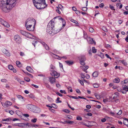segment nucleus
I'll list each match as a JSON object with an SVG mask.
<instances>
[{
	"mask_svg": "<svg viewBox=\"0 0 128 128\" xmlns=\"http://www.w3.org/2000/svg\"><path fill=\"white\" fill-rule=\"evenodd\" d=\"M18 0H0V8L3 12H8L14 7Z\"/></svg>",
	"mask_w": 128,
	"mask_h": 128,
	"instance_id": "f257e3e1",
	"label": "nucleus"
},
{
	"mask_svg": "<svg viewBox=\"0 0 128 128\" xmlns=\"http://www.w3.org/2000/svg\"><path fill=\"white\" fill-rule=\"evenodd\" d=\"M33 4L38 9L42 10L46 8L47 5L46 4L45 0H32Z\"/></svg>",
	"mask_w": 128,
	"mask_h": 128,
	"instance_id": "f03ea898",
	"label": "nucleus"
},
{
	"mask_svg": "<svg viewBox=\"0 0 128 128\" xmlns=\"http://www.w3.org/2000/svg\"><path fill=\"white\" fill-rule=\"evenodd\" d=\"M54 22L52 20H51L48 24L47 27V32L50 34H51V32L53 33L54 34H56L59 32L62 29H59L58 30L56 29V28L53 29V28L54 26Z\"/></svg>",
	"mask_w": 128,
	"mask_h": 128,
	"instance_id": "7ed1b4c3",
	"label": "nucleus"
},
{
	"mask_svg": "<svg viewBox=\"0 0 128 128\" xmlns=\"http://www.w3.org/2000/svg\"><path fill=\"white\" fill-rule=\"evenodd\" d=\"M60 20H62V23H63L62 26L61 28V29H62L66 25V22L64 19L62 18L60 16H58L54 17L52 20L54 22L56 23L58 21Z\"/></svg>",
	"mask_w": 128,
	"mask_h": 128,
	"instance_id": "20e7f679",
	"label": "nucleus"
},
{
	"mask_svg": "<svg viewBox=\"0 0 128 128\" xmlns=\"http://www.w3.org/2000/svg\"><path fill=\"white\" fill-rule=\"evenodd\" d=\"M36 24V20L33 18H29L26 20L25 22V26H33L34 24L35 26Z\"/></svg>",
	"mask_w": 128,
	"mask_h": 128,
	"instance_id": "39448f33",
	"label": "nucleus"
},
{
	"mask_svg": "<svg viewBox=\"0 0 128 128\" xmlns=\"http://www.w3.org/2000/svg\"><path fill=\"white\" fill-rule=\"evenodd\" d=\"M78 58L81 64L82 65H84L85 64L84 62L86 60V59L84 55H81L79 56Z\"/></svg>",
	"mask_w": 128,
	"mask_h": 128,
	"instance_id": "423d86ee",
	"label": "nucleus"
},
{
	"mask_svg": "<svg viewBox=\"0 0 128 128\" xmlns=\"http://www.w3.org/2000/svg\"><path fill=\"white\" fill-rule=\"evenodd\" d=\"M0 22L1 24L7 28H8L10 27V26L9 24L0 18Z\"/></svg>",
	"mask_w": 128,
	"mask_h": 128,
	"instance_id": "0eeeda50",
	"label": "nucleus"
},
{
	"mask_svg": "<svg viewBox=\"0 0 128 128\" xmlns=\"http://www.w3.org/2000/svg\"><path fill=\"white\" fill-rule=\"evenodd\" d=\"M26 107L28 109L32 112L34 109V108L35 107V106L32 104H28L26 106Z\"/></svg>",
	"mask_w": 128,
	"mask_h": 128,
	"instance_id": "6e6552de",
	"label": "nucleus"
},
{
	"mask_svg": "<svg viewBox=\"0 0 128 128\" xmlns=\"http://www.w3.org/2000/svg\"><path fill=\"white\" fill-rule=\"evenodd\" d=\"M26 28V29L29 31H33L34 29V25H28L25 26Z\"/></svg>",
	"mask_w": 128,
	"mask_h": 128,
	"instance_id": "1a4fd4ad",
	"label": "nucleus"
},
{
	"mask_svg": "<svg viewBox=\"0 0 128 128\" xmlns=\"http://www.w3.org/2000/svg\"><path fill=\"white\" fill-rule=\"evenodd\" d=\"M14 40L17 42L19 43L20 42L21 39L20 36L18 35H16L14 37Z\"/></svg>",
	"mask_w": 128,
	"mask_h": 128,
	"instance_id": "9d476101",
	"label": "nucleus"
},
{
	"mask_svg": "<svg viewBox=\"0 0 128 128\" xmlns=\"http://www.w3.org/2000/svg\"><path fill=\"white\" fill-rule=\"evenodd\" d=\"M20 32L22 34L27 37H28L29 35H31L30 33L24 30H20Z\"/></svg>",
	"mask_w": 128,
	"mask_h": 128,
	"instance_id": "9b49d317",
	"label": "nucleus"
},
{
	"mask_svg": "<svg viewBox=\"0 0 128 128\" xmlns=\"http://www.w3.org/2000/svg\"><path fill=\"white\" fill-rule=\"evenodd\" d=\"M24 126L26 127V128H30V127L31 126L35 127L36 126H38V125H32V124H30L29 123L24 124Z\"/></svg>",
	"mask_w": 128,
	"mask_h": 128,
	"instance_id": "f8f14e48",
	"label": "nucleus"
},
{
	"mask_svg": "<svg viewBox=\"0 0 128 128\" xmlns=\"http://www.w3.org/2000/svg\"><path fill=\"white\" fill-rule=\"evenodd\" d=\"M87 40L89 44H95L96 42L94 40L93 38H92L90 37H88L87 38Z\"/></svg>",
	"mask_w": 128,
	"mask_h": 128,
	"instance_id": "ddd939ff",
	"label": "nucleus"
},
{
	"mask_svg": "<svg viewBox=\"0 0 128 128\" xmlns=\"http://www.w3.org/2000/svg\"><path fill=\"white\" fill-rule=\"evenodd\" d=\"M49 80L51 84H53L55 82L56 79L53 76L50 77L49 78Z\"/></svg>",
	"mask_w": 128,
	"mask_h": 128,
	"instance_id": "4468645a",
	"label": "nucleus"
},
{
	"mask_svg": "<svg viewBox=\"0 0 128 128\" xmlns=\"http://www.w3.org/2000/svg\"><path fill=\"white\" fill-rule=\"evenodd\" d=\"M50 74L52 76H54V77L56 78H57L59 76V75L58 74V73L55 71H53V72H50Z\"/></svg>",
	"mask_w": 128,
	"mask_h": 128,
	"instance_id": "2eb2a0df",
	"label": "nucleus"
},
{
	"mask_svg": "<svg viewBox=\"0 0 128 128\" xmlns=\"http://www.w3.org/2000/svg\"><path fill=\"white\" fill-rule=\"evenodd\" d=\"M32 112L36 113H39L40 112V109L39 108L35 106V107L34 108V109Z\"/></svg>",
	"mask_w": 128,
	"mask_h": 128,
	"instance_id": "dca6fc26",
	"label": "nucleus"
},
{
	"mask_svg": "<svg viewBox=\"0 0 128 128\" xmlns=\"http://www.w3.org/2000/svg\"><path fill=\"white\" fill-rule=\"evenodd\" d=\"M16 113L19 116H20V118H21L23 120L24 119L23 118L24 117H23L22 116L20 115V114H22L21 112L18 110H16Z\"/></svg>",
	"mask_w": 128,
	"mask_h": 128,
	"instance_id": "f3484780",
	"label": "nucleus"
},
{
	"mask_svg": "<svg viewBox=\"0 0 128 128\" xmlns=\"http://www.w3.org/2000/svg\"><path fill=\"white\" fill-rule=\"evenodd\" d=\"M80 68L82 69V70L84 71L87 70L88 68V66H80Z\"/></svg>",
	"mask_w": 128,
	"mask_h": 128,
	"instance_id": "a211bd4d",
	"label": "nucleus"
},
{
	"mask_svg": "<svg viewBox=\"0 0 128 128\" xmlns=\"http://www.w3.org/2000/svg\"><path fill=\"white\" fill-rule=\"evenodd\" d=\"M3 52L5 54V55L8 56H10V53L6 49L3 50Z\"/></svg>",
	"mask_w": 128,
	"mask_h": 128,
	"instance_id": "6ab92c4d",
	"label": "nucleus"
},
{
	"mask_svg": "<svg viewBox=\"0 0 128 128\" xmlns=\"http://www.w3.org/2000/svg\"><path fill=\"white\" fill-rule=\"evenodd\" d=\"M26 69L27 70L28 72H32L33 70L31 68L30 66H27L26 68Z\"/></svg>",
	"mask_w": 128,
	"mask_h": 128,
	"instance_id": "aec40b11",
	"label": "nucleus"
},
{
	"mask_svg": "<svg viewBox=\"0 0 128 128\" xmlns=\"http://www.w3.org/2000/svg\"><path fill=\"white\" fill-rule=\"evenodd\" d=\"M65 62H66L68 65L69 66H71L73 64V62L70 60L66 61Z\"/></svg>",
	"mask_w": 128,
	"mask_h": 128,
	"instance_id": "412c9836",
	"label": "nucleus"
},
{
	"mask_svg": "<svg viewBox=\"0 0 128 128\" xmlns=\"http://www.w3.org/2000/svg\"><path fill=\"white\" fill-rule=\"evenodd\" d=\"M120 79L118 78H115L113 80L114 82V83H119L120 82Z\"/></svg>",
	"mask_w": 128,
	"mask_h": 128,
	"instance_id": "4be33fe9",
	"label": "nucleus"
},
{
	"mask_svg": "<svg viewBox=\"0 0 128 128\" xmlns=\"http://www.w3.org/2000/svg\"><path fill=\"white\" fill-rule=\"evenodd\" d=\"M98 75V72H94L92 74V76L94 78L97 77Z\"/></svg>",
	"mask_w": 128,
	"mask_h": 128,
	"instance_id": "5701e85b",
	"label": "nucleus"
},
{
	"mask_svg": "<svg viewBox=\"0 0 128 128\" xmlns=\"http://www.w3.org/2000/svg\"><path fill=\"white\" fill-rule=\"evenodd\" d=\"M94 95L97 99L98 100H100V96L98 93H95L94 94Z\"/></svg>",
	"mask_w": 128,
	"mask_h": 128,
	"instance_id": "b1692460",
	"label": "nucleus"
},
{
	"mask_svg": "<svg viewBox=\"0 0 128 128\" xmlns=\"http://www.w3.org/2000/svg\"><path fill=\"white\" fill-rule=\"evenodd\" d=\"M50 70L52 72H53V71H54V69L55 68L54 66L52 64H51L50 65Z\"/></svg>",
	"mask_w": 128,
	"mask_h": 128,
	"instance_id": "393cba45",
	"label": "nucleus"
},
{
	"mask_svg": "<svg viewBox=\"0 0 128 128\" xmlns=\"http://www.w3.org/2000/svg\"><path fill=\"white\" fill-rule=\"evenodd\" d=\"M83 34L84 38V39H86V38H88V36L86 32L85 31H83Z\"/></svg>",
	"mask_w": 128,
	"mask_h": 128,
	"instance_id": "a878e982",
	"label": "nucleus"
},
{
	"mask_svg": "<svg viewBox=\"0 0 128 128\" xmlns=\"http://www.w3.org/2000/svg\"><path fill=\"white\" fill-rule=\"evenodd\" d=\"M98 56L102 58H104V55L103 53L102 52H100L98 54Z\"/></svg>",
	"mask_w": 128,
	"mask_h": 128,
	"instance_id": "bb28decb",
	"label": "nucleus"
},
{
	"mask_svg": "<svg viewBox=\"0 0 128 128\" xmlns=\"http://www.w3.org/2000/svg\"><path fill=\"white\" fill-rule=\"evenodd\" d=\"M120 62L123 64L124 66H126L127 65V63L125 62L124 60H120Z\"/></svg>",
	"mask_w": 128,
	"mask_h": 128,
	"instance_id": "cd10ccee",
	"label": "nucleus"
},
{
	"mask_svg": "<svg viewBox=\"0 0 128 128\" xmlns=\"http://www.w3.org/2000/svg\"><path fill=\"white\" fill-rule=\"evenodd\" d=\"M122 89L124 90H128L127 86L125 85H123L122 86Z\"/></svg>",
	"mask_w": 128,
	"mask_h": 128,
	"instance_id": "c85d7f7f",
	"label": "nucleus"
},
{
	"mask_svg": "<svg viewBox=\"0 0 128 128\" xmlns=\"http://www.w3.org/2000/svg\"><path fill=\"white\" fill-rule=\"evenodd\" d=\"M47 98L48 99L49 101L51 102H52L54 100L52 99L49 96H48L47 97Z\"/></svg>",
	"mask_w": 128,
	"mask_h": 128,
	"instance_id": "c756f323",
	"label": "nucleus"
},
{
	"mask_svg": "<svg viewBox=\"0 0 128 128\" xmlns=\"http://www.w3.org/2000/svg\"><path fill=\"white\" fill-rule=\"evenodd\" d=\"M70 21L71 22L74 23L76 24H78V22L76 20H74L73 19H71Z\"/></svg>",
	"mask_w": 128,
	"mask_h": 128,
	"instance_id": "7c9ffc66",
	"label": "nucleus"
},
{
	"mask_svg": "<svg viewBox=\"0 0 128 128\" xmlns=\"http://www.w3.org/2000/svg\"><path fill=\"white\" fill-rule=\"evenodd\" d=\"M17 65L18 67H20L21 65L20 62L18 61H17L16 62Z\"/></svg>",
	"mask_w": 128,
	"mask_h": 128,
	"instance_id": "2f4dec72",
	"label": "nucleus"
},
{
	"mask_svg": "<svg viewBox=\"0 0 128 128\" xmlns=\"http://www.w3.org/2000/svg\"><path fill=\"white\" fill-rule=\"evenodd\" d=\"M6 102L7 106H11L12 104V103L9 101H7Z\"/></svg>",
	"mask_w": 128,
	"mask_h": 128,
	"instance_id": "473e14b6",
	"label": "nucleus"
},
{
	"mask_svg": "<svg viewBox=\"0 0 128 128\" xmlns=\"http://www.w3.org/2000/svg\"><path fill=\"white\" fill-rule=\"evenodd\" d=\"M24 79L25 80L28 82H29L30 81V79L27 77H25L24 78Z\"/></svg>",
	"mask_w": 128,
	"mask_h": 128,
	"instance_id": "72a5a7b5",
	"label": "nucleus"
},
{
	"mask_svg": "<svg viewBox=\"0 0 128 128\" xmlns=\"http://www.w3.org/2000/svg\"><path fill=\"white\" fill-rule=\"evenodd\" d=\"M16 96L19 99H23V97L20 95L17 94L16 95Z\"/></svg>",
	"mask_w": 128,
	"mask_h": 128,
	"instance_id": "f704fd0d",
	"label": "nucleus"
},
{
	"mask_svg": "<svg viewBox=\"0 0 128 128\" xmlns=\"http://www.w3.org/2000/svg\"><path fill=\"white\" fill-rule=\"evenodd\" d=\"M109 8L112 10H115L114 7L110 4L109 5Z\"/></svg>",
	"mask_w": 128,
	"mask_h": 128,
	"instance_id": "c9c22d12",
	"label": "nucleus"
},
{
	"mask_svg": "<svg viewBox=\"0 0 128 128\" xmlns=\"http://www.w3.org/2000/svg\"><path fill=\"white\" fill-rule=\"evenodd\" d=\"M66 123H67L68 124H72L74 123V122L73 121H64Z\"/></svg>",
	"mask_w": 128,
	"mask_h": 128,
	"instance_id": "e433bc0d",
	"label": "nucleus"
},
{
	"mask_svg": "<svg viewBox=\"0 0 128 128\" xmlns=\"http://www.w3.org/2000/svg\"><path fill=\"white\" fill-rule=\"evenodd\" d=\"M102 29L105 32H107L108 31L107 29L105 26H103L102 27Z\"/></svg>",
	"mask_w": 128,
	"mask_h": 128,
	"instance_id": "4c0bfd02",
	"label": "nucleus"
},
{
	"mask_svg": "<svg viewBox=\"0 0 128 128\" xmlns=\"http://www.w3.org/2000/svg\"><path fill=\"white\" fill-rule=\"evenodd\" d=\"M99 86V85L97 84H93V86L94 88H96Z\"/></svg>",
	"mask_w": 128,
	"mask_h": 128,
	"instance_id": "58836bf2",
	"label": "nucleus"
},
{
	"mask_svg": "<svg viewBox=\"0 0 128 128\" xmlns=\"http://www.w3.org/2000/svg\"><path fill=\"white\" fill-rule=\"evenodd\" d=\"M92 52L93 53H95L96 52V49L94 47H93L92 48Z\"/></svg>",
	"mask_w": 128,
	"mask_h": 128,
	"instance_id": "ea45409f",
	"label": "nucleus"
},
{
	"mask_svg": "<svg viewBox=\"0 0 128 128\" xmlns=\"http://www.w3.org/2000/svg\"><path fill=\"white\" fill-rule=\"evenodd\" d=\"M13 67L12 65H10L8 66V68L10 70H12L13 69Z\"/></svg>",
	"mask_w": 128,
	"mask_h": 128,
	"instance_id": "a19ab883",
	"label": "nucleus"
},
{
	"mask_svg": "<svg viewBox=\"0 0 128 128\" xmlns=\"http://www.w3.org/2000/svg\"><path fill=\"white\" fill-rule=\"evenodd\" d=\"M37 41L36 40L33 41L32 42V44L35 47V45L37 44Z\"/></svg>",
	"mask_w": 128,
	"mask_h": 128,
	"instance_id": "79ce46f5",
	"label": "nucleus"
},
{
	"mask_svg": "<svg viewBox=\"0 0 128 128\" xmlns=\"http://www.w3.org/2000/svg\"><path fill=\"white\" fill-rule=\"evenodd\" d=\"M22 115L23 116L26 117V118L28 117L29 116L28 114H22Z\"/></svg>",
	"mask_w": 128,
	"mask_h": 128,
	"instance_id": "37998d69",
	"label": "nucleus"
},
{
	"mask_svg": "<svg viewBox=\"0 0 128 128\" xmlns=\"http://www.w3.org/2000/svg\"><path fill=\"white\" fill-rule=\"evenodd\" d=\"M89 30L91 32H94V29L92 27H90L89 28Z\"/></svg>",
	"mask_w": 128,
	"mask_h": 128,
	"instance_id": "c03bdc74",
	"label": "nucleus"
},
{
	"mask_svg": "<svg viewBox=\"0 0 128 128\" xmlns=\"http://www.w3.org/2000/svg\"><path fill=\"white\" fill-rule=\"evenodd\" d=\"M45 48L47 50H49V48L48 46L46 44H45L44 46Z\"/></svg>",
	"mask_w": 128,
	"mask_h": 128,
	"instance_id": "a18cd8bd",
	"label": "nucleus"
},
{
	"mask_svg": "<svg viewBox=\"0 0 128 128\" xmlns=\"http://www.w3.org/2000/svg\"><path fill=\"white\" fill-rule=\"evenodd\" d=\"M76 120H82V118L80 116H78L76 117Z\"/></svg>",
	"mask_w": 128,
	"mask_h": 128,
	"instance_id": "49530a36",
	"label": "nucleus"
},
{
	"mask_svg": "<svg viewBox=\"0 0 128 128\" xmlns=\"http://www.w3.org/2000/svg\"><path fill=\"white\" fill-rule=\"evenodd\" d=\"M56 8H57V9H56V12L59 14H60L61 12L59 10V9L58 7H56Z\"/></svg>",
	"mask_w": 128,
	"mask_h": 128,
	"instance_id": "de8ad7c7",
	"label": "nucleus"
},
{
	"mask_svg": "<svg viewBox=\"0 0 128 128\" xmlns=\"http://www.w3.org/2000/svg\"><path fill=\"white\" fill-rule=\"evenodd\" d=\"M52 107L54 108H56L57 107V106H56L54 104H52Z\"/></svg>",
	"mask_w": 128,
	"mask_h": 128,
	"instance_id": "09e8293b",
	"label": "nucleus"
},
{
	"mask_svg": "<svg viewBox=\"0 0 128 128\" xmlns=\"http://www.w3.org/2000/svg\"><path fill=\"white\" fill-rule=\"evenodd\" d=\"M36 120L37 119L36 118H34L31 121L32 122L35 123L36 122Z\"/></svg>",
	"mask_w": 128,
	"mask_h": 128,
	"instance_id": "8fccbe9b",
	"label": "nucleus"
},
{
	"mask_svg": "<svg viewBox=\"0 0 128 128\" xmlns=\"http://www.w3.org/2000/svg\"><path fill=\"white\" fill-rule=\"evenodd\" d=\"M81 78L83 79H84L85 78V74L82 73L81 74Z\"/></svg>",
	"mask_w": 128,
	"mask_h": 128,
	"instance_id": "3c124183",
	"label": "nucleus"
},
{
	"mask_svg": "<svg viewBox=\"0 0 128 128\" xmlns=\"http://www.w3.org/2000/svg\"><path fill=\"white\" fill-rule=\"evenodd\" d=\"M87 8L86 7H83L82 8V10L83 11H86L87 10Z\"/></svg>",
	"mask_w": 128,
	"mask_h": 128,
	"instance_id": "603ef678",
	"label": "nucleus"
},
{
	"mask_svg": "<svg viewBox=\"0 0 128 128\" xmlns=\"http://www.w3.org/2000/svg\"><path fill=\"white\" fill-rule=\"evenodd\" d=\"M127 91V90H124L122 89L121 92L123 94H126Z\"/></svg>",
	"mask_w": 128,
	"mask_h": 128,
	"instance_id": "864d4df0",
	"label": "nucleus"
},
{
	"mask_svg": "<svg viewBox=\"0 0 128 128\" xmlns=\"http://www.w3.org/2000/svg\"><path fill=\"white\" fill-rule=\"evenodd\" d=\"M64 112H65L67 113H69L70 112V111L67 109L64 110Z\"/></svg>",
	"mask_w": 128,
	"mask_h": 128,
	"instance_id": "5fc2aeb1",
	"label": "nucleus"
},
{
	"mask_svg": "<svg viewBox=\"0 0 128 128\" xmlns=\"http://www.w3.org/2000/svg\"><path fill=\"white\" fill-rule=\"evenodd\" d=\"M67 117L68 118L70 119H71L72 118V116H71L70 115H68L67 116Z\"/></svg>",
	"mask_w": 128,
	"mask_h": 128,
	"instance_id": "6e6d98bb",
	"label": "nucleus"
},
{
	"mask_svg": "<svg viewBox=\"0 0 128 128\" xmlns=\"http://www.w3.org/2000/svg\"><path fill=\"white\" fill-rule=\"evenodd\" d=\"M54 55H55L56 57V58L57 59H58L59 60H61L62 57H60L58 56H57L55 54H54Z\"/></svg>",
	"mask_w": 128,
	"mask_h": 128,
	"instance_id": "4d7b16f0",
	"label": "nucleus"
},
{
	"mask_svg": "<svg viewBox=\"0 0 128 128\" xmlns=\"http://www.w3.org/2000/svg\"><path fill=\"white\" fill-rule=\"evenodd\" d=\"M85 77L87 79H88L90 78V76L89 74H86V75Z\"/></svg>",
	"mask_w": 128,
	"mask_h": 128,
	"instance_id": "13d9d810",
	"label": "nucleus"
},
{
	"mask_svg": "<svg viewBox=\"0 0 128 128\" xmlns=\"http://www.w3.org/2000/svg\"><path fill=\"white\" fill-rule=\"evenodd\" d=\"M9 112L11 115L13 114L14 113V112L12 110H9Z\"/></svg>",
	"mask_w": 128,
	"mask_h": 128,
	"instance_id": "bf43d9fd",
	"label": "nucleus"
},
{
	"mask_svg": "<svg viewBox=\"0 0 128 128\" xmlns=\"http://www.w3.org/2000/svg\"><path fill=\"white\" fill-rule=\"evenodd\" d=\"M122 113V110H120L117 113V114L118 115H121Z\"/></svg>",
	"mask_w": 128,
	"mask_h": 128,
	"instance_id": "052dcab7",
	"label": "nucleus"
},
{
	"mask_svg": "<svg viewBox=\"0 0 128 128\" xmlns=\"http://www.w3.org/2000/svg\"><path fill=\"white\" fill-rule=\"evenodd\" d=\"M11 118H6V119H2V121H8L10 120H11Z\"/></svg>",
	"mask_w": 128,
	"mask_h": 128,
	"instance_id": "680f3d73",
	"label": "nucleus"
},
{
	"mask_svg": "<svg viewBox=\"0 0 128 128\" xmlns=\"http://www.w3.org/2000/svg\"><path fill=\"white\" fill-rule=\"evenodd\" d=\"M79 81L80 82V84L82 85H84V82H83V81H82L81 80H79Z\"/></svg>",
	"mask_w": 128,
	"mask_h": 128,
	"instance_id": "e2e57ef3",
	"label": "nucleus"
},
{
	"mask_svg": "<svg viewBox=\"0 0 128 128\" xmlns=\"http://www.w3.org/2000/svg\"><path fill=\"white\" fill-rule=\"evenodd\" d=\"M104 6V5L103 3H101L99 5V6L100 8H102Z\"/></svg>",
	"mask_w": 128,
	"mask_h": 128,
	"instance_id": "0e129e2a",
	"label": "nucleus"
},
{
	"mask_svg": "<svg viewBox=\"0 0 128 128\" xmlns=\"http://www.w3.org/2000/svg\"><path fill=\"white\" fill-rule=\"evenodd\" d=\"M56 94L58 95L59 96H62V94H60L59 92H56Z\"/></svg>",
	"mask_w": 128,
	"mask_h": 128,
	"instance_id": "69168bd1",
	"label": "nucleus"
},
{
	"mask_svg": "<svg viewBox=\"0 0 128 128\" xmlns=\"http://www.w3.org/2000/svg\"><path fill=\"white\" fill-rule=\"evenodd\" d=\"M105 55L108 58H109L110 60L112 59L109 56L108 54H106Z\"/></svg>",
	"mask_w": 128,
	"mask_h": 128,
	"instance_id": "338daca9",
	"label": "nucleus"
},
{
	"mask_svg": "<svg viewBox=\"0 0 128 128\" xmlns=\"http://www.w3.org/2000/svg\"><path fill=\"white\" fill-rule=\"evenodd\" d=\"M58 8H59L60 9H61L63 7L62 6L61 4H59L58 5Z\"/></svg>",
	"mask_w": 128,
	"mask_h": 128,
	"instance_id": "774afa93",
	"label": "nucleus"
}]
</instances>
